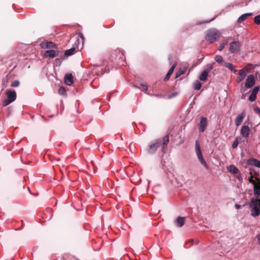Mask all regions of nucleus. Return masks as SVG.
<instances>
[{
    "instance_id": "obj_1",
    "label": "nucleus",
    "mask_w": 260,
    "mask_h": 260,
    "mask_svg": "<svg viewBox=\"0 0 260 260\" xmlns=\"http://www.w3.org/2000/svg\"><path fill=\"white\" fill-rule=\"evenodd\" d=\"M169 142V135H167L162 138V141L159 139H157L150 143L147 149V151L149 154H152L156 152L157 148L162 144L161 150L162 152H164L165 148L167 146Z\"/></svg>"
},
{
    "instance_id": "obj_2",
    "label": "nucleus",
    "mask_w": 260,
    "mask_h": 260,
    "mask_svg": "<svg viewBox=\"0 0 260 260\" xmlns=\"http://www.w3.org/2000/svg\"><path fill=\"white\" fill-rule=\"evenodd\" d=\"M220 33L215 28L207 30L206 32L205 39L209 43H213L220 37Z\"/></svg>"
},
{
    "instance_id": "obj_3",
    "label": "nucleus",
    "mask_w": 260,
    "mask_h": 260,
    "mask_svg": "<svg viewBox=\"0 0 260 260\" xmlns=\"http://www.w3.org/2000/svg\"><path fill=\"white\" fill-rule=\"evenodd\" d=\"M249 206L251 208V215L253 216H257L260 214V201L254 198L251 199L249 202Z\"/></svg>"
},
{
    "instance_id": "obj_4",
    "label": "nucleus",
    "mask_w": 260,
    "mask_h": 260,
    "mask_svg": "<svg viewBox=\"0 0 260 260\" xmlns=\"http://www.w3.org/2000/svg\"><path fill=\"white\" fill-rule=\"evenodd\" d=\"M195 151L197 155V156L198 157V159L199 161L200 162V163L206 168L208 169V166L205 160H204L201 149L200 148L199 142L198 140L196 141L195 143Z\"/></svg>"
},
{
    "instance_id": "obj_5",
    "label": "nucleus",
    "mask_w": 260,
    "mask_h": 260,
    "mask_svg": "<svg viewBox=\"0 0 260 260\" xmlns=\"http://www.w3.org/2000/svg\"><path fill=\"white\" fill-rule=\"evenodd\" d=\"M6 94L8 99L3 102V106H6L14 102L16 99V93L14 90H9L7 91Z\"/></svg>"
},
{
    "instance_id": "obj_6",
    "label": "nucleus",
    "mask_w": 260,
    "mask_h": 260,
    "mask_svg": "<svg viewBox=\"0 0 260 260\" xmlns=\"http://www.w3.org/2000/svg\"><path fill=\"white\" fill-rule=\"evenodd\" d=\"M241 48V45L239 41H235L230 44L229 50L232 53H236L240 52Z\"/></svg>"
},
{
    "instance_id": "obj_7",
    "label": "nucleus",
    "mask_w": 260,
    "mask_h": 260,
    "mask_svg": "<svg viewBox=\"0 0 260 260\" xmlns=\"http://www.w3.org/2000/svg\"><path fill=\"white\" fill-rule=\"evenodd\" d=\"M208 125L207 119L206 117H202L200 122L198 123V126L200 132H204Z\"/></svg>"
},
{
    "instance_id": "obj_8",
    "label": "nucleus",
    "mask_w": 260,
    "mask_h": 260,
    "mask_svg": "<svg viewBox=\"0 0 260 260\" xmlns=\"http://www.w3.org/2000/svg\"><path fill=\"white\" fill-rule=\"evenodd\" d=\"M255 83V77L253 75H250L247 76L246 80L245 86L246 88L252 87Z\"/></svg>"
},
{
    "instance_id": "obj_9",
    "label": "nucleus",
    "mask_w": 260,
    "mask_h": 260,
    "mask_svg": "<svg viewBox=\"0 0 260 260\" xmlns=\"http://www.w3.org/2000/svg\"><path fill=\"white\" fill-rule=\"evenodd\" d=\"M259 90V86H255L253 88V89L248 98V100L250 102H254L255 101L256 98V95H257V93L258 92Z\"/></svg>"
},
{
    "instance_id": "obj_10",
    "label": "nucleus",
    "mask_w": 260,
    "mask_h": 260,
    "mask_svg": "<svg viewBox=\"0 0 260 260\" xmlns=\"http://www.w3.org/2000/svg\"><path fill=\"white\" fill-rule=\"evenodd\" d=\"M253 193L255 199H257L260 201V185L258 184H254Z\"/></svg>"
},
{
    "instance_id": "obj_11",
    "label": "nucleus",
    "mask_w": 260,
    "mask_h": 260,
    "mask_svg": "<svg viewBox=\"0 0 260 260\" xmlns=\"http://www.w3.org/2000/svg\"><path fill=\"white\" fill-rule=\"evenodd\" d=\"M42 49L56 48V45L52 42H43L40 44Z\"/></svg>"
},
{
    "instance_id": "obj_12",
    "label": "nucleus",
    "mask_w": 260,
    "mask_h": 260,
    "mask_svg": "<svg viewBox=\"0 0 260 260\" xmlns=\"http://www.w3.org/2000/svg\"><path fill=\"white\" fill-rule=\"evenodd\" d=\"M248 165L260 168V160L254 158H250L247 161Z\"/></svg>"
},
{
    "instance_id": "obj_13",
    "label": "nucleus",
    "mask_w": 260,
    "mask_h": 260,
    "mask_svg": "<svg viewBox=\"0 0 260 260\" xmlns=\"http://www.w3.org/2000/svg\"><path fill=\"white\" fill-rule=\"evenodd\" d=\"M250 129L248 125H244L241 129V134L243 137L246 138L249 135Z\"/></svg>"
},
{
    "instance_id": "obj_14",
    "label": "nucleus",
    "mask_w": 260,
    "mask_h": 260,
    "mask_svg": "<svg viewBox=\"0 0 260 260\" xmlns=\"http://www.w3.org/2000/svg\"><path fill=\"white\" fill-rule=\"evenodd\" d=\"M245 112H243L237 116L235 119V125H236V126H238L241 124L245 117Z\"/></svg>"
},
{
    "instance_id": "obj_15",
    "label": "nucleus",
    "mask_w": 260,
    "mask_h": 260,
    "mask_svg": "<svg viewBox=\"0 0 260 260\" xmlns=\"http://www.w3.org/2000/svg\"><path fill=\"white\" fill-rule=\"evenodd\" d=\"M64 83L68 85H71L73 83V77L72 74H67L64 78Z\"/></svg>"
},
{
    "instance_id": "obj_16",
    "label": "nucleus",
    "mask_w": 260,
    "mask_h": 260,
    "mask_svg": "<svg viewBox=\"0 0 260 260\" xmlns=\"http://www.w3.org/2000/svg\"><path fill=\"white\" fill-rule=\"evenodd\" d=\"M176 66H177V62H175L173 64V66L170 68V69L169 70L167 74L166 75V77L164 78V81H167V80H168L169 79V78L170 77V76L173 73V72L175 68H176Z\"/></svg>"
},
{
    "instance_id": "obj_17",
    "label": "nucleus",
    "mask_w": 260,
    "mask_h": 260,
    "mask_svg": "<svg viewBox=\"0 0 260 260\" xmlns=\"http://www.w3.org/2000/svg\"><path fill=\"white\" fill-rule=\"evenodd\" d=\"M228 170L231 173L233 174H238L239 172L238 169L233 165H231L229 166L228 168Z\"/></svg>"
},
{
    "instance_id": "obj_18",
    "label": "nucleus",
    "mask_w": 260,
    "mask_h": 260,
    "mask_svg": "<svg viewBox=\"0 0 260 260\" xmlns=\"http://www.w3.org/2000/svg\"><path fill=\"white\" fill-rule=\"evenodd\" d=\"M252 14V13H248L242 14L238 18V22L240 23L245 20L248 18V17L251 16Z\"/></svg>"
},
{
    "instance_id": "obj_19",
    "label": "nucleus",
    "mask_w": 260,
    "mask_h": 260,
    "mask_svg": "<svg viewBox=\"0 0 260 260\" xmlns=\"http://www.w3.org/2000/svg\"><path fill=\"white\" fill-rule=\"evenodd\" d=\"M46 56H48L51 58H54L57 55L56 52L54 50H48L46 51L45 53Z\"/></svg>"
},
{
    "instance_id": "obj_20",
    "label": "nucleus",
    "mask_w": 260,
    "mask_h": 260,
    "mask_svg": "<svg viewBox=\"0 0 260 260\" xmlns=\"http://www.w3.org/2000/svg\"><path fill=\"white\" fill-rule=\"evenodd\" d=\"M248 69L246 67L243 68L239 71V75L241 76L242 78H245L247 74Z\"/></svg>"
},
{
    "instance_id": "obj_21",
    "label": "nucleus",
    "mask_w": 260,
    "mask_h": 260,
    "mask_svg": "<svg viewBox=\"0 0 260 260\" xmlns=\"http://www.w3.org/2000/svg\"><path fill=\"white\" fill-rule=\"evenodd\" d=\"M223 66L228 68L230 70L236 73L237 72L236 69L234 68L233 64L229 62H224L223 64Z\"/></svg>"
},
{
    "instance_id": "obj_22",
    "label": "nucleus",
    "mask_w": 260,
    "mask_h": 260,
    "mask_svg": "<svg viewBox=\"0 0 260 260\" xmlns=\"http://www.w3.org/2000/svg\"><path fill=\"white\" fill-rule=\"evenodd\" d=\"M185 219L184 217H178L176 219V223L177 226L179 227H181L184 224Z\"/></svg>"
},
{
    "instance_id": "obj_23",
    "label": "nucleus",
    "mask_w": 260,
    "mask_h": 260,
    "mask_svg": "<svg viewBox=\"0 0 260 260\" xmlns=\"http://www.w3.org/2000/svg\"><path fill=\"white\" fill-rule=\"evenodd\" d=\"M208 76V74L203 71L201 74L200 75L199 79L201 81H206Z\"/></svg>"
},
{
    "instance_id": "obj_24",
    "label": "nucleus",
    "mask_w": 260,
    "mask_h": 260,
    "mask_svg": "<svg viewBox=\"0 0 260 260\" xmlns=\"http://www.w3.org/2000/svg\"><path fill=\"white\" fill-rule=\"evenodd\" d=\"M75 48L72 47L70 49L65 51L64 55L68 56L73 55L74 53Z\"/></svg>"
},
{
    "instance_id": "obj_25",
    "label": "nucleus",
    "mask_w": 260,
    "mask_h": 260,
    "mask_svg": "<svg viewBox=\"0 0 260 260\" xmlns=\"http://www.w3.org/2000/svg\"><path fill=\"white\" fill-rule=\"evenodd\" d=\"M253 170V169L252 168L249 169V172H250L249 173L250 175V177L248 178V180L250 183H252L253 184V185L254 186V184H256V183L252 179V178H253V177H252Z\"/></svg>"
},
{
    "instance_id": "obj_26",
    "label": "nucleus",
    "mask_w": 260,
    "mask_h": 260,
    "mask_svg": "<svg viewBox=\"0 0 260 260\" xmlns=\"http://www.w3.org/2000/svg\"><path fill=\"white\" fill-rule=\"evenodd\" d=\"M202 87V84L199 81H196L193 84V87L195 90H199Z\"/></svg>"
},
{
    "instance_id": "obj_27",
    "label": "nucleus",
    "mask_w": 260,
    "mask_h": 260,
    "mask_svg": "<svg viewBox=\"0 0 260 260\" xmlns=\"http://www.w3.org/2000/svg\"><path fill=\"white\" fill-rule=\"evenodd\" d=\"M214 59L215 61L219 63H222L223 62V58L220 55H216L214 57Z\"/></svg>"
},
{
    "instance_id": "obj_28",
    "label": "nucleus",
    "mask_w": 260,
    "mask_h": 260,
    "mask_svg": "<svg viewBox=\"0 0 260 260\" xmlns=\"http://www.w3.org/2000/svg\"><path fill=\"white\" fill-rule=\"evenodd\" d=\"M66 92V90L64 88V87L61 86L59 87L58 89V93L60 95H65Z\"/></svg>"
},
{
    "instance_id": "obj_29",
    "label": "nucleus",
    "mask_w": 260,
    "mask_h": 260,
    "mask_svg": "<svg viewBox=\"0 0 260 260\" xmlns=\"http://www.w3.org/2000/svg\"><path fill=\"white\" fill-rule=\"evenodd\" d=\"M254 21L257 25H260V15H258L254 17Z\"/></svg>"
},
{
    "instance_id": "obj_30",
    "label": "nucleus",
    "mask_w": 260,
    "mask_h": 260,
    "mask_svg": "<svg viewBox=\"0 0 260 260\" xmlns=\"http://www.w3.org/2000/svg\"><path fill=\"white\" fill-rule=\"evenodd\" d=\"M238 144H239V140H238V138H236L235 139V140H234V142H233V143L232 144V147L233 148H236L237 147Z\"/></svg>"
},
{
    "instance_id": "obj_31",
    "label": "nucleus",
    "mask_w": 260,
    "mask_h": 260,
    "mask_svg": "<svg viewBox=\"0 0 260 260\" xmlns=\"http://www.w3.org/2000/svg\"><path fill=\"white\" fill-rule=\"evenodd\" d=\"M213 69V66L212 64H209L207 68L204 70V72H206L207 74H209V73Z\"/></svg>"
},
{
    "instance_id": "obj_32",
    "label": "nucleus",
    "mask_w": 260,
    "mask_h": 260,
    "mask_svg": "<svg viewBox=\"0 0 260 260\" xmlns=\"http://www.w3.org/2000/svg\"><path fill=\"white\" fill-rule=\"evenodd\" d=\"M19 81H18V80H15V81H14L12 83V84H11V86L12 87H16L18 86H19Z\"/></svg>"
},
{
    "instance_id": "obj_33",
    "label": "nucleus",
    "mask_w": 260,
    "mask_h": 260,
    "mask_svg": "<svg viewBox=\"0 0 260 260\" xmlns=\"http://www.w3.org/2000/svg\"><path fill=\"white\" fill-rule=\"evenodd\" d=\"M185 71H186V70L184 69V70H183V71H180L178 72H177L176 74V78H178L179 76H180L181 75H182V74H184V73L185 72Z\"/></svg>"
},
{
    "instance_id": "obj_34",
    "label": "nucleus",
    "mask_w": 260,
    "mask_h": 260,
    "mask_svg": "<svg viewBox=\"0 0 260 260\" xmlns=\"http://www.w3.org/2000/svg\"><path fill=\"white\" fill-rule=\"evenodd\" d=\"M177 95V92H173L171 94H169L168 95V98H169V99H171V98H172L173 97H175Z\"/></svg>"
},
{
    "instance_id": "obj_35",
    "label": "nucleus",
    "mask_w": 260,
    "mask_h": 260,
    "mask_svg": "<svg viewBox=\"0 0 260 260\" xmlns=\"http://www.w3.org/2000/svg\"><path fill=\"white\" fill-rule=\"evenodd\" d=\"M226 44V43L221 44L218 47V50L219 51H221L224 48V46Z\"/></svg>"
},
{
    "instance_id": "obj_36",
    "label": "nucleus",
    "mask_w": 260,
    "mask_h": 260,
    "mask_svg": "<svg viewBox=\"0 0 260 260\" xmlns=\"http://www.w3.org/2000/svg\"><path fill=\"white\" fill-rule=\"evenodd\" d=\"M141 85L143 87V90L145 92H146L148 90V86L146 84H141Z\"/></svg>"
},
{
    "instance_id": "obj_37",
    "label": "nucleus",
    "mask_w": 260,
    "mask_h": 260,
    "mask_svg": "<svg viewBox=\"0 0 260 260\" xmlns=\"http://www.w3.org/2000/svg\"><path fill=\"white\" fill-rule=\"evenodd\" d=\"M254 111L255 112H257L259 114H260V108H258V107H255L254 108Z\"/></svg>"
},
{
    "instance_id": "obj_38",
    "label": "nucleus",
    "mask_w": 260,
    "mask_h": 260,
    "mask_svg": "<svg viewBox=\"0 0 260 260\" xmlns=\"http://www.w3.org/2000/svg\"><path fill=\"white\" fill-rule=\"evenodd\" d=\"M244 78H242L241 76L239 75L237 78V81L238 83H240Z\"/></svg>"
},
{
    "instance_id": "obj_39",
    "label": "nucleus",
    "mask_w": 260,
    "mask_h": 260,
    "mask_svg": "<svg viewBox=\"0 0 260 260\" xmlns=\"http://www.w3.org/2000/svg\"><path fill=\"white\" fill-rule=\"evenodd\" d=\"M235 208L236 209H239L241 208V206L238 204H236L235 205Z\"/></svg>"
},
{
    "instance_id": "obj_40",
    "label": "nucleus",
    "mask_w": 260,
    "mask_h": 260,
    "mask_svg": "<svg viewBox=\"0 0 260 260\" xmlns=\"http://www.w3.org/2000/svg\"><path fill=\"white\" fill-rule=\"evenodd\" d=\"M238 179L240 180V181H242V178L241 177V175H239V176L238 177Z\"/></svg>"
},
{
    "instance_id": "obj_41",
    "label": "nucleus",
    "mask_w": 260,
    "mask_h": 260,
    "mask_svg": "<svg viewBox=\"0 0 260 260\" xmlns=\"http://www.w3.org/2000/svg\"><path fill=\"white\" fill-rule=\"evenodd\" d=\"M257 238L258 240L259 244L260 245V234L257 236Z\"/></svg>"
},
{
    "instance_id": "obj_42",
    "label": "nucleus",
    "mask_w": 260,
    "mask_h": 260,
    "mask_svg": "<svg viewBox=\"0 0 260 260\" xmlns=\"http://www.w3.org/2000/svg\"><path fill=\"white\" fill-rule=\"evenodd\" d=\"M79 35H80V37H81V38L82 39V40H84V36H83V35L82 34H81Z\"/></svg>"
},
{
    "instance_id": "obj_43",
    "label": "nucleus",
    "mask_w": 260,
    "mask_h": 260,
    "mask_svg": "<svg viewBox=\"0 0 260 260\" xmlns=\"http://www.w3.org/2000/svg\"><path fill=\"white\" fill-rule=\"evenodd\" d=\"M169 59L170 61L171 62L172 58L171 57H169Z\"/></svg>"
},
{
    "instance_id": "obj_44",
    "label": "nucleus",
    "mask_w": 260,
    "mask_h": 260,
    "mask_svg": "<svg viewBox=\"0 0 260 260\" xmlns=\"http://www.w3.org/2000/svg\"><path fill=\"white\" fill-rule=\"evenodd\" d=\"M213 19H214V18H213V19H212V20H213ZM211 21V20L210 21H206V22H205V23L209 22H210Z\"/></svg>"
}]
</instances>
